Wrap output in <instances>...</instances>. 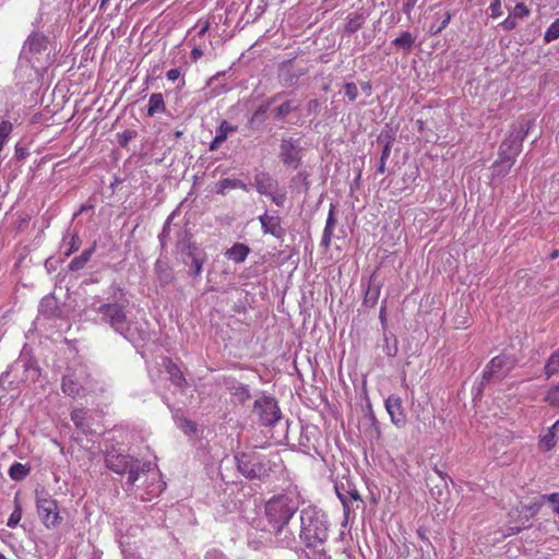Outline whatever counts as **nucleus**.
I'll list each match as a JSON object with an SVG mask.
<instances>
[{
    "mask_svg": "<svg viewBox=\"0 0 559 559\" xmlns=\"http://www.w3.org/2000/svg\"><path fill=\"white\" fill-rule=\"evenodd\" d=\"M299 508L294 495L283 493L273 496L266 501L264 514L267 531L275 538V543L284 548H297L296 530L292 527V520Z\"/></svg>",
    "mask_w": 559,
    "mask_h": 559,
    "instance_id": "1",
    "label": "nucleus"
},
{
    "mask_svg": "<svg viewBox=\"0 0 559 559\" xmlns=\"http://www.w3.org/2000/svg\"><path fill=\"white\" fill-rule=\"evenodd\" d=\"M329 536V527L325 514L308 507L302 509L299 515L298 537L306 547L322 545Z\"/></svg>",
    "mask_w": 559,
    "mask_h": 559,
    "instance_id": "2",
    "label": "nucleus"
},
{
    "mask_svg": "<svg viewBox=\"0 0 559 559\" xmlns=\"http://www.w3.org/2000/svg\"><path fill=\"white\" fill-rule=\"evenodd\" d=\"M527 130L510 133L500 144L498 158L492 164L493 176L504 177L509 174L522 151Z\"/></svg>",
    "mask_w": 559,
    "mask_h": 559,
    "instance_id": "3",
    "label": "nucleus"
},
{
    "mask_svg": "<svg viewBox=\"0 0 559 559\" xmlns=\"http://www.w3.org/2000/svg\"><path fill=\"white\" fill-rule=\"evenodd\" d=\"M340 467L342 471L338 469L336 462L332 463L331 477L334 480L335 492L344 507V511H347L348 502L352 500L361 501V497L359 491L352 486L347 478L349 468L342 462L340 463Z\"/></svg>",
    "mask_w": 559,
    "mask_h": 559,
    "instance_id": "4",
    "label": "nucleus"
},
{
    "mask_svg": "<svg viewBox=\"0 0 559 559\" xmlns=\"http://www.w3.org/2000/svg\"><path fill=\"white\" fill-rule=\"evenodd\" d=\"M106 466L117 474L128 473V483L134 484L140 474L150 471V463L134 460V456H105Z\"/></svg>",
    "mask_w": 559,
    "mask_h": 559,
    "instance_id": "5",
    "label": "nucleus"
},
{
    "mask_svg": "<svg viewBox=\"0 0 559 559\" xmlns=\"http://www.w3.org/2000/svg\"><path fill=\"white\" fill-rule=\"evenodd\" d=\"M35 495L37 512L43 524L47 528L57 527L62 521L58 511L57 501L52 499L49 492L44 488L36 489Z\"/></svg>",
    "mask_w": 559,
    "mask_h": 559,
    "instance_id": "6",
    "label": "nucleus"
},
{
    "mask_svg": "<svg viewBox=\"0 0 559 559\" xmlns=\"http://www.w3.org/2000/svg\"><path fill=\"white\" fill-rule=\"evenodd\" d=\"M252 414L262 426H273L282 417L277 401L265 395L254 401Z\"/></svg>",
    "mask_w": 559,
    "mask_h": 559,
    "instance_id": "7",
    "label": "nucleus"
},
{
    "mask_svg": "<svg viewBox=\"0 0 559 559\" xmlns=\"http://www.w3.org/2000/svg\"><path fill=\"white\" fill-rule=\"evenodd\" d=\"M238 471L247 478H262L271 471L266 456H234Z\"/></svg>",
    "mask_w": 559,
    "mask_h": 559,
    "instance_id": "8",
    "label": "nucleus"
},
{
    "mask_svg": "<svg viewBox=\"0 0 559 559\" xmlns=\"http://www.w3.org/2000/svg\"><path fill=\"white\" fill-rule=\"evenodd\" d=\"M48 37L40 32H33L28 35L23 46V53L34 66L39 63L44 55L48 52Z\"/></svg>",
    "mask_w": 559,
    "mask_h": 559,
    "instance_id": "9",
    "label": "nucleus"
},
{
    "mask_svg": "<svg viewBox=\"0 0 559 559\" xmlns=\"http://www.w3.org/2000/svg\"><path fill=\"white\" fill-rule=\"evenodd\" d=\"M98 312L103 316V320L110 326L123 334L128 331V320L123 306L119 304H104L98 308Z\"/></svg>",
    "mask_w": 559,
    "mask_h": 559,
    "instance_id": "10",
    "label": "nucleus"
},
{
    "mask_svg": "<svg viewBox=\"0 0 559 559\" xmlns=\"http://www.w3.org/2000/svg\"><path fill=\"white\" fill-rule=\"evenodd\" d=\"M301 147L298 139H283L280 145V156L283 164L297 169L301 163Z\"/></svg>",
    "mask_w": 559,
    "mask_h": 559,
    "instance_id": "11",
    "label": "nucleus"
},
{
    "mask_svg": "<svg viewBox=\"0 0 559 559\" xmlns=\"http://www.w3.org/2000/svg\"><path fill=\"white\" fill-rule=\"evenodd\" d=\"M514 366V361L507 355L493 357L483 371V380L490 381L493 378H503Z\"/></svg>",
    "mask_w": 559,
    "mask_h": 559,
    "instance_id": "12",
    "label": "nucleus"
},
{
    "mask_svg": "<svg viewBox=\"0 0 559 559\" xmlns=\"http://www.w3.org/2000/svg\"><path fill=\"white\" fill-rule=\"evenodd\" d=\"M385 408L390 414L392 423L397 427L406 424V415L403 409L402 399L395 394L390 395L385 400Z\"/></svg>",
    "mask_w": 559,
    "mask_h": 559,
    "instance_id": "13",
    "label": "nucleus"
},
{
    "mask_svg": "<svg viewBox=\"0 0 559 559\" xmlns=\"http://www.w3.org/2000/svg\"><path fill=\"white\" fill-rule=\"evenodd\" d=\"M163 366L166 372L169 374V380L174 385L180 389H183L187 385V381L182 371L180 370L179 366L175 364L170 358H164Z\"/></svg>",
    "mask_w": 559,
    "mask_h": 559,
    "instance_id": "14",
    "label": "nucleus"
},
{
    "mask_svg": "<svg viewBox=\"0 0 559 559\" xmlns=\"http://www.w3.org/2000/svg\"><path fill=\"white\" fill-rule=\"evenodd\" d=\"M238 130L237 126L230 124L227 120H223L216 130V135L210 144V150L214 151L224 143L227 136Z\"/></svg>",
    "mask_w": 559,
    "mask_h": 559,
    "instance_id": "15",
    "label": "nucleus"
},
{
    "mask_svg": "<svg viewBox=\"0 0 559 559\" xmlns=\"http://www.w3.org/2000/svg\"><path fill=\"white\" fill-rule=\"evenodd\" d=\"M336 225V218H335V206L331 204L330 211L328 214L325 227L323 230L322 239H321V246L328 249L331 246L333 230Z\"/></svg>",
    "mask_w": 559,
    "mask_h": 559,
    "instance_id": "16",
    "label": "nucleus"
},
{
    "mask_svg": "<svg viewBox=\"0 0 559 559\" xmlns=\"http://www.w3.org/2000/svg\"><path fill=\"white\" fill-rule=\"evenodd\" d=\"M261 226L265 234H271L275 237H280L281 233V219L278 216L264 214L260 216Z\"/></svg>",
    "mask_w": 559,
    "mask_h": 559,
    "instance_id": "17",
    "label": "nucleus"
},
{
    "mask_svg": "<svg viewBox=\"0 0 559 559\" xmlns=\"http://www.w3.org/2000/svg\"><path fill=\"white\" fill-rule=\"evenodd\" d=\"M249 253L250 248L247 245L237 242L225 252V255L235 263H242Z\"/></svg>",
    "mask_w": 559,
    "mask_h": 559,
    "instance_id": "18",
    "label": "nucleus"
},
{
    "mask_svg": "<svg viewBox=\"0 0 559 559\" xmlns=\"http://www.w3.org/2000/svg\"><path fill=\"white\" fill-rule=\"evenodd\" d=\"M167 110L162 93H153L148 98L147 116L154 117L158 114H165Z\"/></svg>",
    "mask_w": 559,
    "mask_h": 559,
    "instance_id": "19",
    "label": "nucleus"
},
{
    "mask_svg": "<svg viewBox=\"0 0 559 559\" xmlns=\"http://www.w3.org/2000/svg\"><path fill=\"white\" fill-rule=\"evenodd\" d=\"M61 390L66 395L74 399L80 394L82 386L72 376H63Z\"/></svg>",
    "mask_w": 559,
    "mask_h": 559,
    "instance_id": "20",
    "label": "nucleus"
},
{
    "mask_svg": "<svg viewBox=\"0 0 559 559\" xmlns=\"http://www.w3.org/2000/svg\"><path fill=\"white\" fill-rule=\"evenodd\" d=\"M302 74V72L295 73L289 64H283L278 78L283 86L289 87L293 86Z\"/></svg>",
    "mask_w": 559,
    "mask_h": 559,
    "instance_id": "21",
    "label": "nucleus"
},
{
    "mask_svg": "<svg viewBox=\"0 0 559 559\" xmlns=\"http://www.w3.org/2000/svg\"><path fill=\"white\" fill-rule=\"evenodd\" d=\"M246 183H243L239 179H230V178H224L218 181L217 183V190L216 192L219 194H225L227 190L231 189H243L246 190Z\"/></svg>",
    "mask_w": 559,
    "mask_h": 559,
    "instance_id": "22",
    "label": "nucleus"
},
{
    "mask_svg": "<svg viewBox=\"0 0 559 559\" xmlns=\"http://www.w3.org/2000/svg\"><path fill=\"white\" fill-rule=\"evenodd\" d=\"M559 427V419L552 425V427L547 431V433H545L540 441H539V447H540V450L542 451H550L555 444H556V440H555V430Z\"/></svg>",
    "mask_w": 559,
    "mask_h": 559,
    "instance_id": "23",
    "label": "nucleus"
},
{
    "mask_svg": "<svg viewBox=\"0 0 559 559\" xmlns=\"http://www.w3.org/2000/svg\"><path fill=\"white\" fill-rule=\"evenodd\" d=\"M366 16L361 12H355L347 17L345 31L348 33L357 32L365 23Z\"/></svg>",
    "mask_w": 559,
    "mask_h": 559,
    "instance_id": "24",
    "label": "nucleus"
},
{
    "mask_svg": "<svg viewBox=\"0 0 559 559\" xmlns=\"http://www.w3.org/2000/svg\"><path fill=\"white\" fill-rule=\"evenodd\" d=\"M299 102L298 100H294V99H290V100H286L284 102L283 104H281L280 106H277L274 111H275V117L277 119H284L285 117H287L290 112L295 111L296 109H298L299 107Z\"/></svg>",
    "mask_w": 559,
    "mask_h": 559,
    "instance_id": "25",
    "label": "nucleus"
},
{
    "mask_svg": "<svg viewBox=\"0 0 559 559\" xmlns=\"http://www.w3.org/2000/svg\"><path fill=\"white\" fill-rule=\"evenodd\" d=\"M95 250V245L84 250L79 257H75L69 264L70 270L78 271L84 267V265L90 261L93 252Z\"/></svg>",
    "mask_w": 559,
    "mask_h": 559,
    "instance_id": "26",
    "label": "nucleus"
},
{
    "mask_svg": "<svg viewBox=\"0 0 559 559\" xmlns=\"http://www.w3.org/2000/svg\"><path fill=\"white\" fill-rule=\"evenodd\" d=\"M31 472V466L28 464L14 463L9 468V475L13 480H22L24 479Z\"/></svg>",
    "mask_w": 559,
    "mask_h": 559,
    "instance_id": "27",
    "label": "nucleus"
},
{
    "mask_svg": "<svg viewBox=\"0 0 559 559\" xmlns=\"http://www.w3.org/2000/svg\"><path fill=\"white\" fill-rule=\"evenodd\" d=\"M86 419L87 412L84 408H75L71 412V420L76 428L85 430L88 427Z\"/></svg>",
    "mask_w": 559,
    "mask_h": 559,
    "instance_id": "28",
    "label": "nucleus"
},
{
    "mask_svg": "<svg viewBox=\"0 0 559 559\" xmlns=\"http://www.w3.org/2000/svg\"><path fill=\"white\" fill-rule=\"evenodd\" d=\"M545 373L547 378L552 377L554 374L559 373V348L554 352L549 359L547 360V364L545 366Z\"/></svg>",
    "mask_w": 559,
    "mask_h": 559,
    "instance_id": "29",
    "label": "nucleus"
},
{
    "mask_svg": "<svg viewBox=\"0 0 559 559\" xmlns=\"http://www.w3.org/2000/svg\"><path fill=\"white\" fill-rule=\"evenodd\" d=\"M14 504H15V508H14L13 512L11 513V515L9 516L8 522H7V525L11 528H14L20 523V521L22 519V507L19 502L17 496L14 498Z\"/></svg>",
    "mask_w": 559,
    "mask_h": 559,
    "instance_id": "30",
    "label": "nucleus"
},
{
    "mask_svg": "<svg viewBox=\"0 0 559 559\" xmlns=\"http://www.w3.org/2000/svg\"><path fill=\"white\" fill-rule=\"evenodd\" d=\"M393 44L406 50H411L414 45V38L409 32H404L393 40Z\"/></svg>",
    "mask_w": 559,
    "mask_h": 559,
    "instance_id": "31",
    "label": "nucleus"
},
{
    "mask_svg": "<svg viewBox=\"0 0 559 559\" xmlns=\"http://www.w3.org/2000/svg\"><path fill=\"white\" fill-rule=\"evenodd\" d=\"M13 126L10 121L3 120L0 122V152L3 150L4 144L7 143V140L11 134Z\"/></svg>",
    "mask_w": 559,
    "mask_h": 559,
    "instance_id": "32",
    "label": "nucleus"
},
{
    "mask_svg": "<svg viewBox=\"0 0 559 559\" xmlns=\"http://www.w3.org/2000/svg\"><path fill=\"white\" fill-rule=\"evenodd\" d=\"M178 428L186 435H192L197 431V424L189 418L180 417L176 420Z\"/></svg>",
    "mask_w": 559,
    "mask_h": 559,
    "instance_id": "33",
    "label": "nucleus"
},
{
    "mask_svg": "<svg viewBox=\"0 0 559 559\" xmlns=\"http://www.w3.org/2000/svg\"><path fill=\"white\" fill-rule=\"evenodd\" d=\"M557 38H559V19L555 20L549 25V27L545 32L544 41L548 44L556 40Z\"/></svg>",
    "mask_w": 559,
    "mask_h": 559,
    "instance_id": "34",
    "label": "nucleus"
},
{
    "mask_svg": "<svg viewBox=\"0 0 559 559\" xmlns=\"http://www.w3.org/2000/svg\"><path fill=\"white\" fill-rule=\"evenodd\" d=\"M545 401L549 403V405L559 407V384L552 386L545 397Z\"/></svg>",
    "mask_w": 559,
    "mask_h": 559,
    "instance_id": "35",
    "label": "nucleus"
},
{
    "mask_svg": "<svg viewBox=\"0 0 559 559\" xmlns=\"http://www.w3.org/2000/svg\"><path fill=\"white\" fill-rule=\"evenodd\" d=\"M540 499L545 502L546 501L549 502L552 507L554 512L559 514V493L558 492H552L549 495H542Z\"/></svg>",
    "mask_w": 559,
    "mask_h": 559,
    "instance_id": "36",
    "label": "nucleus"
},
{
    "mask_svg": "<svg viewBox=\"0 0 559 559\" xmlns=\"http://www.w3.org/2000/svg\"><path fill=\"white\" fill-rule=\"evenodd\" d=\"M530 13H531L530 9L522 2L515 4V7L513 8V10L511 12L513 17H515V19H524V17L528 16Z\"/></svg>",
    "mask_w": 559,
    "mask_h": 559,
    "instance_id": "37",
    "label": "nucleus"
},
{
    "mask_svg": "<svg viewBox=\"0 0 559 559\" xmlns=\"http://www.w3.org/2000/svg\"><path fill=\"white\" fill-rule=\"evenodd\" d=\"M345 95L349 100L354 102L358 97V88L354 82L345 83L344 85Z\"/></svg>",
    "mask_w": 559,
    "mask_h": 559,
    "instance_id": "38",
    "label": "nucleus"
},
{
    "mask_svg": "<svg viewBox=\"0 0 559 559\" xmlns=\"http://www.w3.org/2000/svg\"><path fill=\"white\" fill-rule=\"evenodd\" d=\"M489 10H490L491 17L497 19V17L501 16L502 15L501 0H492V2L489 5Z\"/></svg>",
    "mask_w": 559,
    "mask_h": 559,
    "instance_id": "39",
    "label": "nucleus"
},
{
    "mask_svg": "<svg viewBox=\"0 0 559 559\" xmlns=\"http://www.w3.org/2000/svg\"><path fill=\"white\" fill-rule=\"evenodd\" d=\"M386 138H388V140L385 142V145L382 148L381 157L380 158L388 160V158L391 155V148H392V144H393L394 139H393L392 135H388Z\"/></svg>",
    "mask_w": 559,
    "mask_h": 559,
    "instance_id": "40",
    "label": "nucleus"
},
{
    "mask_svg": "<svg viewBox=\"0 0 559 559\" xmlns=\"http://www.w3.org/2000/svg\"><path fill=\"white\" fill-rule=\"evenodd\" d=\"M502 27L507 31H511L516 26L515 17L510 14L502 23Z\"/></svg>",
    "mask_w": 559,
    "mask_h": 559,
    "instance_id": "41",
    "label": "nucleus"
},
{
    "mask_svg": "<svg viewBox=\"0 0 559 559\" xmlns=\"http://www.w3.org/2000/svg\"><path fill=\"white\" fill-rule=\"evenodd\" d=\"M205 559H228L222 551L217 549L209 550L205 555Z\"/></svg>",
    "mask_w": 559,
    "mask_h": 559,
    "instance_id": "42",
    "label": "nucleus"
},
{
    "mask_svg": "<svg viewBox=\"0 0 559 559\" xmlns=\"http://www.w3.org/2000/svg\"><path fill=\"white\" fill-rule=\"evenodd\" d=\"M545 503V501H543L540 498L538 501L532 503L531 506H527L526 509L527 511L531 512V515L533 516L538 510L539 508Z\"/></svg>",
    "mask_w": 559,
    "mask_h": 559,
    "instance_id": "43",
    "label": "nucleus"
},
{
    "mask_svg": "<svg viewBox=\"0 0 559 559\" xmlns=\"http://www.w3.org/2000/svg\"><path fill=\"white\" fill-rule=\"evenodd\" d=\"M181 72L179 69L175 68V69H170L167 73H166V76L169 81H176L179 79Z\"/></svg>",
    "mask_w": 559,
    "mask_h": 559,
    "instance_id": "44",
    "label": "nucleus"
},
{
    "mask_svg": "<svg viewBox=\"0 0 559 559\" xmlns=\"http://www.w3.org/2000/svg\"><path fill=\"white\" fill-rule=\"evenodd\" d=\"M379 319L382 323V326L383 329L386 328V307H385V301L383 302L381 309H380V313H379Z\"/></svg>",
    "mask_w": 559,
    "mask_h": 559,
    "instance_id": "45",
    "label": "nucleus"
},
{
    "mask_svg": "<svg viewBox=\"0 0 559 559\" xmlns=\"http://www.w3.org/2000/svg\"><path fill=\"white\" fill-rule=\"evenodd\" d=\"M384 352H385L386 356H389V357L396 356V354H397V344H396V342L394 343L393 346H386Z\"/></svg>",
    "mask_w": 559,
    "mask_h": 559,
    "instance_id": "46",
    "label": "nucleus"
},
{
    "mask_svg": "<svg viewBox=\"0 0 559 559\" xmlns=\"http://www.w3.org/2000/svg\"><path fill=\"white\" fill-rule=\"evenodd\" d=\"M238 391H239V393L241 395V400L242 401H246V400L250 399V392H249L247 386L241 385V386L238 388Z\"/></svg>",
    "mask_w": 559,
    "mask_h": 559,
    "instance_id": "47",
    "label": "nucleus"
},
{
    "mask_svg": "<svg viewBox=\"0 0 559 559\" xmlns=\"http://www.w3.org/2000/svg\"><path fill=\"white\" fill-rule=\"evenodd\" d=\"M202 264H203V263H202V261H201V260H199V259H197V258H194V259H193L194 275H195V276H199V275H200V273H201V271H202Z\"/></svg>",
    "mask_w": 559,
    "mask_h": 559,
    "instance_id": "48",
    "label": "nucleus"
},
{
    "mask_svg": "<svg viewBox=\"0 0 559 559\" xmlns=\"http://www.w3.org/2000/svg\"><path fill=\"white\" fill-rule=\"evenodd\" d=\"M203 55V51L199 48V47H194L192 50H191V57L194 61H197L198 59H200Z\"/></svg>",
    "mask_w": 559,
    "mask_h": 559,
    "instance_id": "49",
    "label": "nucleus"
},
{
    "mask_svg": "<svg viewBox=\"0 0 559 559\" xmlns=\"http://www.w3.org/2000/svg\"><path fill=\"white\" fill-rule=\"evenodd\" d=\"M450 20H451V14L448 12V13H447V15H445V19H444V20H442V23H441V25L439 26V28L436 31V33H439V32H441L443 28H445V27H447V25L449 24Z\"/></svg>",
    "mask_w": 559,
    "mask_h": 559,
    "instance_id": "50",
    "label": "nucleus"
},
{
    "mask_svg": "<svg viewBox=\"0 0 559 559\" xmlns=\"http://www.w3.org/2000/svg\"><path fill=\"white\" fill-rule=\"evenodd\" d=\"M320 106V103L318 99H311L309 103H308V109L309 111H316Z\"/></svg>",
    "mask_w": 559,
    "mask_h": 559,
    "instance_id": "51",
    "label": "nucleus"
},
{
    "mask_svg": "<svg viewBox=\"0 0 559 559\" xmlns=\"http://www.w3.org/2000/svg\"><path fill=\"white\" fill-rule=\"evenodd\" d=\"M385 164H386V159H381L380 158V163H379V166H378V173L379 174H384L385 173Z\"/></svg>",
    "mask_w": 559,
    "mask_h": 559,
    "instance_id": "52",
    "label": "nucleus"
},
{
    "mask_svg": "<svg viewBox=\"0 0 559 559\" xmlns=\"http://www.w3.org/2000/svg\"><path fill=\"white\" fill-rule=\"evenodd\" d=\"M549 258H550L551 260L559 258V250H554V251L549 254Z\"/></svg>",
    "mask_w": 559,
    "mask_h": 559,
    "instance_id": "53",
    "label": "nucleus"
},
{
    "mask_svg": "<svg viewBox=\"0 0 559 559\" xmlns=\"http://www.w3.org/2000/svg\"><path fill=\"white\" fill-rule=\"evenodd\" d=\"M109 1H110V0H100V5H99L100 10H105V8H106V5H107V3H108Z\"/></svg>",
    "mask_w": 559,
    "mask_h": 559,
    "instance_id": "54",
    "label": "nucleus"
},
{
    "mask_svg": "<svg viewBox=\"0 0 559 559\" xmlns=\"http://www.w3.org/2000/svg\"><path fill=\"white\" fill-rule=\"evenodd\" d=\"M16 155H17V157L23 158L25 156V153H24V151L22 148H17L16 150Z\"/></svg>",
    "mask_w": 559,
    "mask_h": 559,
    "instance_id": "55",
    "label": "nucleus"
},
{
    "mask_svg": "<svg viewBox=\"0 0 559 559\" xmlns=\"http://www.w3.org/2000/svg\"><path fill=\"white\" fill-rule=\"evenodd\" d=\"M72 240H73V242H72V249H71V251H72V250H78V246L75 245V240H78V236H74V237L72 238Z\"/></svg>",
    "mask_w": 559,
    "mask_h": 559,
    "instance_id": "56",
    "label": "nucleus"
},
{
    "mask_svg": "<svg viewBox=\"0 0 559 559\" xmlns=\"http://www.w3.org/2000/svg\"><path fill=\"white\" fill-rule=\"evenodd\" d=\"M209 28V25H205L204 27H202L200 34H204Z\"/></svg>",
    "mask_w": 559,
    "mask_h": 559,
    "instance_id": "57",
    "label": "nucleus"
},
{
    "mask_svg": "<svg viewBox=\"0 0 559 559\" xmlns=\"http://www.w3.org/2000/svg\"><path fill=\"white\" fill-rule=\"evenodd\" d=\"M379 293H380V289H379V288H377V290H376V293H374V298H373L374 300H377V298H378V296H379Z\"/></svg>",
    "mask_w": 559,
    "mask_h": 559,
    "instance_id": "58",
    "label": "nucleus"
},
{
    "mask_svg": "<svg viewBox=\"0 0 559 559\" xmlns=\"http://www.w3.org/2000/svg\"><path fill=\"white\" fill-rule=\"evenodd\" d=\"M512 530H513V534H518V533H520V532H521V528H520V527H518V528H512Z\"/></svg>",
    "mask_w": 559,
    "mask_h": 559,
    "instance_id": "59",
    "label": "nucleus"
},
{
    "mask_svg": "<svg viewBox=\"0 0 559 559\" xmlns=\"http://www.w3.org/2000/svg\"><path fill=\"white\" fill-rule=\"evenodd\" d=\"M364 87H365V90H368V88H370V85L368 83H366Z\"/></svg>",
    "mask_w": 559,
    "mask_h": 559,
    "instance_id": "60",
    "label": "nucleus"
},
{
    "mask_svg": "<svg viewBox=\"0 0 559 559\" xmlns=\"http://www.w3.org/2000/svg\"><path fill=\"white\" fill-rule=\"evenodd\" d=\"M0 559H7L4 555L0 552Z\"/></svg>",
    "mask_w": 559,
    "mask_h": 559,
    "instance_id": "61",
    "label": "nucleus"
},
{
    "mask_svg": "<svg viewBox=\"0 0 559 559\" xmlns=\"http://www.w3.org/2000/svg\"><path fill=\"white\" fill-rule=\"evenodd\" d=\"M280 96H281V94H277V95L274 96L273 99H277Z\"/></svg>",
    "mask_w": 559,
    "mask_h": 559,
    "instance_id": "62",
    "label": "nucleus"
}]
</instances>
